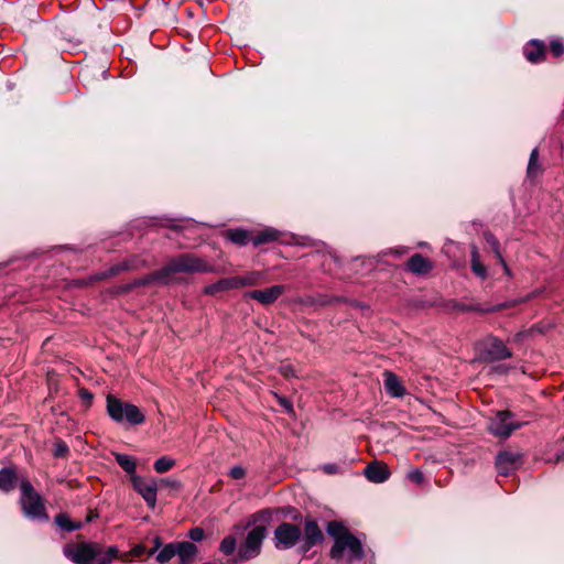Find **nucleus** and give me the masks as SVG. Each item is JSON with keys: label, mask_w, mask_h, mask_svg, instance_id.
<instances>
[{"label": "nucleus", "mask_w": 564, "mask_h": 564, "mask_svg": "<svg viewBox=\"0 0 564 564\" xmlns=\"http://www.w3.org/2000/svg\"><path fill=\"white\" fill-rule=\"evenodd\" d=\"M280 372L286 378L295 376V369L291 364L281 365Z\"/></svg>", "instance_id": "obj_36"}, {"label": "nucleus", "mask_w": 564, "mask_h": 564, "mask_svg": "<svg viewBox=\"0 0 564 564\" xmlns=\"http://www.w3.org/2000/svg\"><path fill=\"white\" fill-rule=\"evenodd\" d=\"M324 471L327 474H335L338 471V466L334 464H328L323 467Z\"/></svg>", "instance_id": "obj_41"}, {"label": "nucleus", "mask_w": 564, "mask_h": 564, "mask_svg": "<svg viewBox=\"0 0 564 564\" xmlns=\"http://www.w3.org/2000/svg\"><path fill=\"white\" fill-rule=\"evenodd\" d=\"M236 549V540L231 536H227L220 544V551L226 555H230Z\"/></svg>", "instance_id": "obj_32"}, {"label": "nucleus", "mask_w": 564, "mask_h": 564, "mask_svg": "<svg viewBox=\"0 0 564 564\" xmlns=\"http://www.w3.org/2000/svg\"><path fill=\"white\" fill-rule=\"evenodd\" d=\"M118 554L116 546L105 550L95 543H75L64 547V555L76 564H110Z\"/></svg>", "instance_id": "obj_2"}, {"label": "nucleus", "mask_w": 564, "mask_h": 564, "mask_svg": "<svg viewBox=\"0 0 564 564\" xmlns=\"http://www.w3.org/2000/svg\"><path fill=\"white\" fill-rule=\"evenodd\" d=\"M80 395L86 401H90L93 399V394L89 393L87 390H82Z\"/></svg>", "instance_id": "obj_43"}, {"label": "nucleus", "mask_w": 564, "mask_h": 564, "mask_svg": "<svg viewBox=\"0 0 564 564\" xmlns=\"http://www.w3.org/2000/svg\"><path fill=\"white\" fill-rule=\"evenodd\" d=\"M485 239H486L487 243L490 246L494 253L496 254L497 259L499 261H502V254L499 249V241L496 239V237L490 232H486Z\"/></svg>", "instance_id": "obj_31"}, {"label": "nucleus", "mask_w": 564, "mask_h": 564, "mask_svg": "<svg viewBox=\"0 0 564 564\" xmlns=\"http://www.w3.org/2000/svg\"><path fill=\"white\" fill-rule=\"evenodd\" d=\"M165 482H166V484H169V485H172V486H174V487H178V486H180V482H178V481H176V480H173V481L165 480Z\"/></svg>", "instance_id": "obj_46"}, {"label": "nucleus", "mask_w": 564, "mask_h": 564, "mask_svg": "<svg viewBox=\"0 0 564 564\" xmlns=\"http://www.w3.org/2000/svg\"><path fill=\"white\" fill-rule=\"evenodd\" d=\"M189 538L195 541V542H198V541H202L203 538H204V531L203 529L200 528H194L189 531Z\"/></svg>", "instance_id": "obj_38"}, {"label": "nucleus", "mask_w": 564, "mask_h": 564, "mask_svg": "<svg viewBox=\"0 0 564 564\" xmlns=\"http://www.w3.org/2000/svg\"><path fill=\"white\" fill-rule=\"evenodd\" d=\"M301 529L292 523H282L274 531L275 546L278 549H291L301 538Z\"/></svg>", "instance_id": "obj_9"}, {"label": "nucleus", "mask_w": 564, "mask_h": 564, "mask_svg": "<svg viewBox=\"0 0 564 564\" xmlns=\"http://www.w3.org/2000/svg\"><path fill=\"white\" fill-rule=\"evenodd\" d=\"M323 540V533L313 520L305 521L303 549L306 551Z\"/></svg>", "instance_id": "obj_13"}, {"label": "nucleus", "mask_w": 564, "mask_h": 564, "mask_svg": "<svg viewBox=\"0 0 564 564\" xmlns=\"http://www.w3.org/2000/svg\"><path fill=\"white\" fill-rule=\"evenodd\" d=\"M225 236L231 242L240 246H245L249 241V232L241 228L229 229L225 232Z\"/></svg>", "instance_id": "obj_25"}, {"label": "nucleus", "mask_w": 564, "mask_h": 564, "mask_svg": "<svg viewBox=\"0 0 564 564\" xmlns=\"http://www.w3.org/2000/svg\"><path fill=\"white\" fill-rule=\"evenodd\" d=\"M229 476L232 478V479H242L245 476H246V469L240 466V465H237V466H234L230 470H229Z\"/></svg>", "instance_id": "obj_35"}, {"label": "nucleus", "mask_w": 564, "mask_h": 564, "mask_svg": "<svg viewBox=\"0 0 564 564\" xmlns=\"http://www.w3.org/2000/svg\"><path fill=\"white\" fill-rule=\"evenodd\" d=\"M408 268L410 271L416 274H424L432 270V262L424 258L422 254H414L408 261Z\"/></svg>", "instance_id": "obj_17"}, {"label": "nucleus", "mask_w": 564, "mask_h": 564, "mask_svg": "<svg viewBox=\"0 0 564 564\" xmlns=\"http://www.w3.org/2000/svg\"><path fill=\"white\" fill-rule=\"evenodd\" d=\"M522 464V455L516 452H501L496 458V468L500 475L508 476Z\"/></svg>", "instance_id": "obj_11"}, {"label": "nucleus", "mask_w": 564, "mask_h": 564, "mask_svg": "<svg viewBox=\"0 0 564 564\" xmlns=\"http://www.w3.org/2000/svg\"><path fill=\"white\" fill-rule=\"evenodd\" d=\"M265 527L257 525L247 535L246 542L241 547L239 555L243 560L256 557L260 553L261 544L265 538Z\"/></svg>", "instance_id": "obj_8"}, {"label": "nucleus", "mask_w": 564, "mask_h": 564, "mask_svg": "<svg viewBox=\"0 0 564 564\" xmlns=\"http://www.w3.org/2000/svg\"><path fill=\"white\" fill-rule=\"evenodd\" d=\"M384 388L387 392L393 398H401L405 394V389L400 379L390 371L384 372Z\"/></svg>", "instance_id": "obj_15"}, {"label": "nucleus", "mask_w": 564, "mask_h": 564, "mask_svg": "<svg viewBox=\"0 0 564 564\" xmlns=\"http://www.w3.org/2000/svg\"><path fill=\"white\" fill-rule=\"evenodd\" d=\"M285 291L283 285H273L265 290H253L246 293L247 297L258 301L262 305L274 303Z\"/></svg>", "instance_id": "obj_12"}, {"label": "nucleus", "mask_w": 564, "mask_h": 564, "mask_svg": "<svg viewBox=\"0 0 564 564\" xmlns=\"http://www.w3.org/2000/svg\"><path fill=\"white\" fill-rule=\"evenodd\" d=\"M237 282V288H246V286H254L260 284L262 274L259 271H252L245 275L235 276Z\"/></svg>", "instance_id": "obj_22"}, {"label": "nucleus", "mask_w": 564, "mask_h": 564, "mask_svg": "<svg viewBox=\"0 0 564 564\" xmlns=\"http://www.w3.org/2000/svg\"><path fill=\"white\" fill-rule=\"evenodd\" d=\"M501 264H502V268H503V271L506 272V274H510V269L508 267V264L506 263L505 259L502 258V261H499Z\"/></svg>", "instance_id": "obj_44"}, {"label": "nucleus", "mask_w": 564, "mask_h": 564, "mask_svg": "<svg viewBox=\"0 0 564 564\" xmlns=\"http://www.w3.org/2000/svg\"><path fill=\"white\" fill-rule=\"evenodd\" d=\"M280 237V232L274 228H265L257 236L251 238V241L254 246L276 241Z\"/></svg>", "instance_id": "obj_21"}, {"label": "nucleus", "mask_w": 564, "mask_h": 564, "mask_svg": "<svg viewBox=\"0 0 564 564\" xmlns=\"http://www.w3.org/2000/svg\"><path fill=\"white\" fill-rule=\"evenodd\" d=\"M197 554V547L192 542H177V556L181 564H192Z\"/></svg>", "instance_id": "obj_16"}, {"label": "nucleus", "mask_w": 564, "mask_h": 564, "mask_svg": "<svg viewBox=\"0 0 564 564\" xmlns=\"http://www.w3.org/2000/svg\"><path fill=\"white\" fill-rule=\"evenodd\" d=\"M116 462L119 464V466L131 477L135 475V462L132 457L126 455V454H116Z\"/></svg>", "instance_id": "obj_26"}, {"label": "nucleus", "mask_w": 564, "mask_h": 564, "mask_svg": "<svg viewBox=\"0 0 564 564\" xmlns=\"http://www.w3.org/2000/svg\"><path fill=\"white\" fill-rule=\"evenodd\" d=\"M235 289H238L236 278L231 276V278L221 279L210 285H207L204 289V293L207 295H215L217 293L229 291V290H235Z\"/></svg>", "instance_id": "obj_18"}, {"label": "nucleus", "mask_w": 564, "mask_h": 564, "mask_svg": "<svg viewBox=\"0 0 564 564\" xmlns=\"http://www.w3.org/2000/svg\"><path fill=\"white\" fill-rule=\"evenodd\" d=\"M213 271V267L203 259L192 253H184L171 259L161 270L145 278L135 280L133 286L147 285L153 282L167 283L172 275L176 273H203Z\"/></svg>", "instance_id": "obj_1"}, {"label": "nucleus", "mask_w": 564, "mask_h": 564, "mask_svg": "<svg viewBox=\"0 0 564 564\" xmlns=\"http://www.w3.org/2000/svg\"><path fill=\"white\" fill-rule=\"evenodd\" d=\"M107 412L113 421L119 423L127 421L135 425L144 421V415L138 406L124 403L112 395L107 397Z\"/></svg>", "instance_id": "obj_5"}, {"label": "nucleus", "mask_w": 564, "mask_h": 564, "mask_svg": "<svg viewBox=\"0 0 564 564\" xmlns=\"http://www.w3.org/2000/svg\"><path fill=\"white\" fill-rule=\"evenodd\" d=\"M365 475L368 480L380 484L389 478L390 473L386 464L373 462L366 467Z\"/></svg>", "instance_id": "obj_14"}, {"label": "nucleus", "mask_w": 564, "mask_h": 564, "mask_svg": "<svg viewBox=\"0 0 564 564\" xmlns=\"http://www.w3.org/2000/svg\"><path fill=\"white\" fill-rule=\"evenodd\" d=\"M550 50L555 57H560L564 53V45L561 41L554 40L550 44Z\"/></svg>", "instance_id": "obj_34"}, {"label": "nucleus", "mask_w": 564, "mask_h": 564, "mask_svg": "<svg viewBox=\"0 0 564 564\" xmlns=\"http://www.w3.org/2000/svg\"><path fill=\"white\" fill-rule=\"evenodd\" d=\"M144 551L145 547L142 544H138L131 550V554L138 557L141 556L144 553Z\"/></svg>", "instance_id": "obj_40"}, {"label": "nucleus", "mask_w": 564, "mask_h": 564, "mask_svg": "<svg viewBox=\"0 0 564 564\" xmlns=\"http://www.w3.org/2000/svg\"><path fill=\"white\" fill-rule=\"evenodd\" d=\"M527 173L528 176L532 178L539 176L542 173V166L539 163V152L536 149H534L530 154Z\"/></svg>", "instance_id": "obj_27"}, {"label": "nucleus", "mask_w": 564, "mask_h": 564, "mask_svg": "<svg viewBox=\"0 0 564 564\" xmlns=\"http://www.w3.org/2000/svg\"><path fill=\"white\" fill-rule=\"evenodd\" d=\"M145 265V261L139 257H132L130 259H127L122 261L119 264L113 265L109 270L110 275H116L122 271H130V270H137Z\"/></svg>", "instance_id": "obj_19"}, {"label": "nucleus", "mask_w": 564, "mask_h": 564, "mask_svg": "<svg viewBox=\"0 0 564 564\" xmlns=\"http://www.w3.org/2000/svg\"><path fill=\"white\" fill-rule=\"evenodd\" d=\"M471 270L473 272L481 278V279H486L487 278V268L486 265L480 261V256H479V252H478V249L476 247H473L471 249Z\"/></svg>", "instance_id": "obj_24"}, {"label": "nucleus", "mask_w": 564, "mask_h": 564, "mask_svg": "<svg viewBox=\"0 0 564 564\" xmlns=\"http://www.w3.org/2000/svg\"><path fill=\"white\" fill-rule=\"evenodd\" d=\"M177 554V542L166 544L156 555V561L166 563Z\"/></svg>", "instance_id": "obj_28"}, {"label": "nucleus", "mask_w": 564, "mask_h": 564, "mask_svg": "<svg viewBox=\"0 0 564 564\" xmlns=\"http://www.w3.org/2000/svg\"><path fill=\"white\" fill-rule=\"evenodd\" d=\"M481 358L486 361H498L512 356L510 349L497 337H488L480 344Z\"/></svg>", "instance_id": "obj_7"}, {"label": "nucleus", "mask_w": 564, "mask_h": 564, "mask_svg": "<svg viewBox=\"0 0 564 564\" xmlns=\"http://www.w3.org/2000/svg\"><path fill=\"white\" fill-rule=\"evenodd\" d=\"M95 516H89L87 521H91L94 519Z\"/></svg>", "instance_id": "obj_48"}, {"label": "nucleus", "mask_w": 564, "mask_h": 564, "mask_svg": "<svg viewBox=\"0 0 564 564\" xmlns=\"http://www.w3.org/2000/svg\"><path fill=\"white\" fill-rule=\"evenodd\" d=\"M522 426L521 422L512 420V413L500 411L489 422V431L498 437H508L511 433Z\"/></svg>", "instance_id": "obj_6"}, {"label": "nucleus", "mask_w": 564, "mask_h": 564, "mask_svg": "<svg viewBox=\"0 0 564 564\" xmlns=\"http://www.w3.org/2000/svg\"><path fill=\"white\" fill-rule=\"evenodd\" d=\"M406 477L409 480L416 484H422L424 481L423 473L416 468L409 470Z\"/></svg>", "instance_id": "obj_33"}, {"label": "nucleus", "mask_w": 564, "mask_h": 564, "mask_svg": "<svg viewBox=\"0 0 564 564\" xmlns=\"http://www.w3.org/2000/svg\"><path fill=\"white\" fill-rule=\"evenodd\" d=\"M21 506L23 513L31 518L42 521L48 520L44 502L41 496L34 490L33 486L29 481H22L21 484Z\"/></svg>", "instance_id": "obj_4"}, {"label": "nucleus", "mask_w": 564, "mask_h": 564, "mask_svg": "<svg viewBox=\"0 0 564 564\" xmlns=\"http://www.w3.org/2000/svg\"><path fill=\"white\" fill-rule=\"evenodd\" d=\"M204 564H212V563H208V562H207V563H204Z\"/></svg>", "instance_id": "obj_49"}, {"label": "nucleus", "mask_w": 564, "mask_h": 564, "mask_svg": "<svg viewBox=\"0 0 564 564\" xmlns=\"http://www.w3.org/2000/svg\"><path fill=\"white\" fill-rule=\"evenodd\" d=\"M55 523L65 531H75L80 528V523L73 522L65 513H59L55 517Z\"/></svg>", "instance_id": "obj_29"}, {"label": "nucleus", "mask_w": 564, "mask_h": 564, "mask_svg": "<svg viewBox=\"0 0 564 564\" xmlns=\"http://www.w3.org/2000/svg\"><path fill=\"white\" fill-rule=\"evenodd\" d=\"M175 466V460L169 456H162L154 463V469L159 474L169 471Z\"/></svg>", "instance_id": "obj_30"}, {"label": "nucleus", "mask_w": 564, "mask_h": 564, "mask_svg": "<svg viewBox=\"0 0 564 564\" xmlns=\"http://www.w3.org/2000/svg\"><path fill=\"white\" fill-rule=\"evenodd\" d=\"M281 405H283L289 412L293 410L292 404L284 398L280 399Z\"/></svg>", "instance_id": "obj_42"}, {"label": "nucleus", "mask_w": 564, "mask_h": 564, "mask_svg": "<svg viewBox=\"0 0 564 564\" xmlns=\"http://www.w3.org/2000/svg\"><path fill=\"white\" fill-rule=\"evenodd\" d=\"M161 546H162L161 538L155 536L153 539V549L149 551V555H153Z\"/></svg>", "instance_id": "obj_39"}, {"label": "nucleus", "mask_w": 564, "mask_h": 564, "mask_svg": "<svg viewBox=\"0 0 564 564\" xmlns=\"http://www.w3.org/2000/svg\"><path fill=\"white\" fill-rule=\"evenodd\" d=\"M133 488L139 492L150 508L156 505L158 485L155 479H143L138 475L131 477Z\"/></svg>", "instance_id": "obj_10"}, {"label": "nucleus", "mask_w": 564, "mask_h": 564, "mask_svg": "<svg viewBox=\"0 0 564 564\" xmlns=\"http://www.w3.org/2000/svg\"><path fill=\"white\" fill-rule=\"evenodd\" d=\"M260 517H265V518H269L270 517V512L268 510H264L262 511L261 513H259Z\"/></svg>", "instance_id": "obj_47"}, {"label": "nucleus", "mask_w": 564, "mask_h": 564, "mask_svg": "<svg viewBox=\"0 0 564 564\" xmlns=\"http://www.w3.org/2000/svg\"><path fill=\"white\" fill-rule=\"evenodd\" d=\"M327 532L335 539V543L330 550L333 558L352 562L362 557V546L360 541L341 523L337 521L329 522Z\"/></svg>", "instance_id": "obj_3"}, {"label": "nucleus", "mask_w": 564, "mask_h": 564, "mask_svg": "<svg viewBox=\"0 0 564 564\" xmlns=\"http://www.w3.org/2000/svg\"><path fill=\"white\" fill-rule=\"evenodd\" d=\"M67 452H68V447L65 443H63V442L56 443L55 452H54L55 456L63 457L67 454Z\"/></svg>", "instance_id": "obj_37"}, {"label": "nucleus", "mask_w": 564, "mask_h": 564, "mask_svg": "<svg viewBox=\"0 0 564 564\" xmlns=\"http://www.w3.org/2000/svg\"><path fill=\"white\" fill-rule=\"evenodd\" d=\"M390 252L394 253L397 256H401L405 252V250L404 249H395V250H391Z\"/></svg>", "instance_id": "obj_45"}, {"label": "nucleus", "mask_w": 564, "mask_h": 564, "mask_svg": "<svg viewBox=\"0 0 564 564\" xmlns=\"http://www.w3.org/2000/svg\"><path fill=\"white\" fill-rule=\"evenodd\" d=\"M543 54H544V45L542 42H539L536 40L531 41L524 47V55L532 63L538 62Z\"/></svg>", "instance_id": "obj_20"}, {"label": "nucleus", "mask_w": 564, "mask_h": 564, "mask_svg": "<svg viewBox=\"0 0 564 564\" xmlns=\"http://www.w3.org/2000/svg\"><path fill=\"white\" fill-rule=\"evenodd\" d=\"M17 480V476L13 469L3 468L0 470V489L3 491H10L13 489Z\"/></svg>", "instance_id": "obj_23"}]
</instances>
